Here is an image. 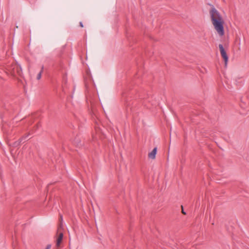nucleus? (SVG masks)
Segmentation results:
<instances>
[{"instance_id": "0eeeda50", "label": "nucleus", "mask_w": 249, "mask_h": 249, "mask_svg": "<svg viewBox=\"0 0 249 249\" xmlns=\"http://www.w3.org/2000/svg\"><path fill=\"white\" fill-rule=\"evenodd\" d=\"M51 245H50V244H49V245H48L46 246V248H45V249H51Z\"/></svg>"}, {"instance_id": "39448f33", "label": "nucleus", "mask_w": 249, "mask_h": 249, "mask_svg": "<svg viewBox=\"0 0 249 249\" xmlns=\"http://www.w3.org/2000/svg\"><path fill=\"white\" fill-rule=\"evenodd\" d=\"M43 66L42 67L41 71L37 74V80H39L41 78V74H42V72H43Z\"/></svg>"}, {"instance_id": "423d86ee", "label": "nucleus", "mask_w": 249, "mask_h": 249, "mask_svg": "<svg viewBox=\"0 0 249 249\" xmlns=\"http://www.w3.org/2000/svg\"><path fill=\"white\" fill-rule=\"evenodd\" d=\"M97 139V137L96 136L93 135L92 140L93 141H96Z\"/></svg>"}, {"instance_id": "9d476101", "label": "nucleus", "mask_w": 249, "mask_h": 249, "mask_svg": "<svg viewBox=\"0 0 249 249\" xmlns=\"http://www.w3.org/2000/svg\"><path fill=\"white\" fill-rule=\"evenodd\" d=\"M18 73H19V74H20V71H18Z\"/></svg>"}, {"instance_id": "f03ea898", "label": "nucleus", "mask_w": 249, "mask_h": 249, "mask_svg": "<svg viewBox=\"0 0 249 249\" xmlns=\"http://www.w3.org/2000/svg\"><path fill=\"white\" fill-rule=\"evenodd\" d=\"M219 48L220 52L221 55L223 58L224 59L225 62V65L226 66L228 61V56L226 53V51H225L223 46L222 44L219 45Z\"/></svg>"}, {"instance_id": "f257e3e1", "label": "nucleus", "mask_w": 249, "mask_h": 249, "mask_svg": "<svg viewBox=\"0 0 249 249\" xmlns=\"http://www.w3.org/2000/svg\"><path fill=\"white\" fill-rule=\"evenodd\" d=\"M212 23L218 35L222 36L224 35V20L219 12L214 8L210 11Z\"/></svg>"}, {"instance_id": "6e6552de", "label": "nucleus", "mask_w": 249, "mask_h": 249, "mask_svg": "<svg viewBox=\"0 0 249 249\" xmlns=\"http://www.w3.org/2000/svg\"><path fill=\"white\" fill-rule=\"evenodd\" d=\"M80 26L81 27H83V23L82 22H80Z\"/></svg>"}, {"instance_id": "7ed1b4c3", "label": "nucleus", "mask_w": 249, "mask_h": 249, "mask_svg": "<svg viewBox=\"0 0 249 249\" xmlns=\"http://www.w3.org/2000/svg\"><path fill=\"white\" fill-rule=\"evenodd\" d=\"M63 234L62 232H60L59 233V234H58V237H57V239H56V246L57 248H59L60 245V244L61 243L62 241V239H63Z\"/></svg>"}, {"instance_id": "1a4fd4ad", "label": "nucleus", "mask_w": 249, "mask_h": 249, "mask_svg": "<svg viewBox=\"0 0 249 249\" xmlns=\"http://www.w3.org/2000/svg\"><path fill=\"white\" fill-rule=\"evenodd\" d=\"M182 213L183 214H186V213L184 212V211L183 210H182Z\"/></svg>"}, {"instance_id": "20e7f679", "label": "nucleus", "mask_w": 249, "mask_h": 249, "mask_svg": "<svg viewBox=\"0 0 249 249\" xmlns=\"http://www.w3.org/2000/svg\"><path fill=\"white\" fill-rule=\"evenodd\" d=\"M157 152V147H155L153 149V150L148 154V158L149 159H152V160L155 159L156 158Z\"/></svg>"}]
</instances>
